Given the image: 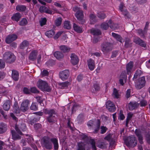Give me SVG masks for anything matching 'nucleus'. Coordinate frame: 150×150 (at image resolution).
Returning a JSON list of instances; mask_svg holds the SVG:
<instances>
[{
	"label": "nucleus",
	"mask_w": 150,
	"mask_h": 150,
	"mask_svg": "<svg viewBox=\"0 0 150 150\" xmlns=\"http://www.w3.org/2000/svg\"><path fill=\"white\" fill-rule=\"evenodd\" d=\"M29 44L28 41L24 40L20 44V48L21 49H24L25 47L28 46Z\"/></svg>",
	"instance_id": "37"
},
{
	"label": "nucleus",
	"mask_w": 150,
	"mask_h": 150,
	"mask_svg": "<svg viewBox=\"0 0 150 150\" xmlns=\"http://www.w3.org/2000/svg\"><path fill=\"white\" fill-rule=\"evenodd\" d=\"M15 129L16 130L15 131L17 133H18L21 135H23V134L22 132L21 131L19 127V126L16 125L15 126Z\"/></svg>",
	"instance_id": "54"
},
{
	"label": "nucleus",
	"mask_w": 150,
	"mask_h": 150,
	"mask_svg": "<svg viewBox=\"0 0 150 150\" xmlns=\"http://www.w3.org/2000/svg\"><path fill=\"white\" fill-rule=\"evenodd\" d=\"M133 66V62H130L126 65V70L128 74H130Z\"/></svg>",
	"instance_id": "23"
},
{
	"label": "nucleus",
	"mask_w": 150,
	"mask_h": 150,
	"mask_svg": "<svg viewBox=\"0 0 150 150\" xmlns=\"http://www.w3.org/2000/svg\"><path fill=\"white\" fill-rule=\"evenodd\" d=\"M138 82L144 86L146 83L145 77L143 76L140 78L139 79Z\"/></svg>",
	"instance_id": "49"
},
{
	"label": "nucleus",
	"mask_w": 150,
	"mask_h": 150,
	"mask_svg": "<svg viewBox=\"0 0 150 150\" xmlns=\"http://www.w3.org/2000/svg\"><path fill=\"white\" fill-rule=\"evenodd\" d=\"M127 79V76L126 72L125 71L122 72L120 76L119 82L120 84L123 86L125 83H126Z\"/></svg>",
	"instance_id": "10"
},
{
	"label": "nucleus",
	"mask_w": 150,
	"mask_h": 150,
	"mask_svg": "<svg viewBox=\"0 0 150 150\" xmlns=\"http://www.w3.org/2000/svg\"><path fill=\"white\" fill-rule=\"evenodd\" d=\"M27 137V141L29 143H32L34 141V139L33 137L32 136L29 135L28 134L26 135Z\"/></svg>",
	"instance_id": "48"
},
{
	"label": "nucleus",
	"mask_w": 150,
	"mask_h": 150,
	"mask_svg": "<svg viewBox=\"0 0 150 150\" xmlns=\"http://www.w3.org/2000/svg\"><path fill=\"white\" fill-rule=\"evenodd\" d=\"M30 91L31 92L34 93H38L39 92V91L35 87H31L30 88Z\"/></svg>",
	"instance_id": "51"
},
{
	"label": "nucleus",
	"mask_w": 150,
	"mask_h": 150,
	"mask_svg": "<svg viewBox=\"0 0 150 150\" xmlns=\"http://www.w3.org/2000/svg\"><path fill=\"white\" fill-rule=\"evenodd\" d=\"M7 126L3 122L0 123V134L5 132L7 129Z\"/></svg>",
	"instance_id": "28"
},
{
	"label": "nucleus",
	"mask_w": 150,
	"mask_h": 150,
	"mask_svg": "<svg viewBox=\"0 0 150 150\" xmlns=\"http://www.w3.org/2000/svg\"><path fill=\"white\" fill-rule=\"evenodd\" d=\"M142 73V71L139 69L137 70L134 74L133 80H135L138 78H139Z\"/></svg>",
	"instance_id": "38"
},
{
	"label": "nucleus",
	"mask_w": 150,
	"mask_h": 150,
	"mask_svg": "<svg viewBox=\"0 0 150 150\" xmlns=\"http://www.w3.org/2000/svg\"><path fill=\"white\" fill-rule=\"evenodd\" d=\"M55 33L52 30H50L46 31L45 33V35L49 38L52 37L54 34Z\"/></svg>",
	"instance_id": "39"
},
{
	"label": "nucleus",
	"mask_w": 150,
	"mask_h": 150,
	"mask_svg": "<svg viewBox=\"0 0 150 150\" xmlns=\"http://www.w3.org/2000/svg\"><path fill=\"white\" fill-rule=\"evenodd\" d=\"M38 87L42 91L50 92L51 89L47 82L42 80H39L36 84Z\"/></svg>",
	"instance_id": "3"
},
{
	"label": "nucleus",
	"mask_w": 150,
	"mask_h": 150,
	"mask_svg": "<svg viewBox=\"0 0 150 150\" xmlns=\"http://www.w3.org/2000/svg\"><path fill=\"white\" fill-rule=\"evenodd\" d=\"M108 144L106 142L103 140H98L96 143L97 146L102 149L106 148Z\"/></svg>",
	"instance_id": "14"
},
{
	"label": "nucleus",
	"mask_w": 150,
	"mask_h": 150,
	"mask_svg": "<svg viewBox=\"0 0 150 150\" xmlns=\"http://www.w3.org/2000/svg\"><path fill=\"white\" fill-rule=\"evenodd\" d=\"M125 117L123 114L122 110H120L119 114L118 119H120V120H123L125 119Z\"/></svg>",
	"instance_id": "56"
},
{
	"label": "nucleus",
	"mask_w": 150,
	"mask_h": 150,
	"mask_svg": "<svg viewBox=\"0 0 150 150\" xmlns=\"http://www.w3.org/2000/svg\"><path fill=\"white\" fill-rule=\"evenodd\" d=\"M112 35L115 39L121 43H122L124 42L123 39L122 38L120 35L114 33H112Z\"/></svg>",
	"instance_id": "27"
},
{
	"label": "nucleus",
	"mask_w": 150,
	"mask_h": 150,
	"mask_svg": "<svg viewBox=\"0 0 150 150\" xmlns=\"http://www.w3.org/2000/svg\"><path fill=\"white\" fill-rule=\"evenodd\" d=\"M113 45L110 43L107 42L103 44L101 46V50L104 53H106L112 50Z\"/></svg>",
	"instance_id": "6"
},
{
	"label": "nucleus",
	"mask_w": 150,
	"mask_h": 150,
	"mask_svg": "<svg viewBox=\"0 0 150 150\" xmlns=\"http://www.w3.org/2000/svg\"><path fill=\"white\" fill-rule=\"evenodd\" d=\"M69 72L68 70H65L60 72L59 76L60 78L63 81L67 79L69 75Z\"/></svg>",
	"instance_id": "7"
},
{
	"label": "nucleus",
	"mask_w": 150,
	"mask_h": 150,
	"mask_svg": "<svg viewBox=\"0 0 150 150\" xmlns=\"http://www.w3.org/2000/svg\"><path fill=\"white\" fill-rule=\"evenodd\" d=\"M71 62L74 65L77 64L79 62V59L78 57L74 54H71Z\"/></svg>",
	"instance_id": "16"
},
{
	"label": "nucleus",
	"mask_w": 150,
	"mask_h": 150,
	"mask_svg": "<svg viewBox=\"0 0 150 150\" xmlns=\"http://www.w3.org/2000/svg\"><path fill=\"white\" fill-rule=\"evenodd\" d=\"M125 6L122 3H121L119 6V9L125 17L129 18V13L127 10L124 9Z\"/></svg>",
	"instance_id": "12"
},
{
	"label": "nucleus",
	"mask_w": 150,
	"mask_h": 150,
	"mask_svg": "<svg viewBox=\"0 0 150 150\" xmlns=\"http://www.w3.org/2000/svg\"><path fill=\"white\" fill-rule=\"evenodd\" d=\"M97 16L98 17L101 19H104L106 17L105 14L101 12H98Z\"/></svg>",
	"instance_id": "47"
},
{
	"label": "nucleus",
	"mask_w": 150,
	"mask_h": 150,
	"mask_svg": "<svg viewBox=\"0 0 150 150\" xmlns=\"http://www.w3.org/2000/svg\"><path fill=\"white\" fill-rule=\"evenodd\" d=\"M47 8L45 6H42L39 8L40 12L41 13L45 12L47 10Z\"/></svg>",
	"instance_id": "62"
},
{
	"label": "nucleus",
	"mask_w": 150,
	"mask_h": 150,
	"mask_svg": "<svg viewBox=\"0 0 150 150\" xmlns=\"http://www.w3.org/2000/svg\"><path fill=\"white\" fill-rule=\"evenodd\" d=\"M60 49L64 53L69 52L70 50V48L64 45H61L59 46Z\"/></svg>",
	"instance_id": "33"
},
{
	"label": "nucleus",
	"mask_w": 150,
	"mask_h": 150,
	"mask_svg": "<svg viewBox=\"0 0 150 150\" xmlns=\"http://www.w3.org/2000/svg\"><path fill=\"white\" fill-rule=\"evenodd\" d=\"M73 27L74 30L77 33H80L82 32V28L77 25L75 23H74Z\"/></svg>",
	"instance_id": "35"
},
{
	"label": "nucleus",
	"mask_w": 150,
	"mask_h": 150,
	"mask_svg": "<svg viewBox=\"0 0 150 150\" xmlns=\"http://www.w3.org/2000/svg\"><path fill=\"white\" fill-rule=\"evenodd\" d=\"M17 38V36L16 35L14 34H10L6 37V42L7 43L9 44L15 40Z\"/></svg>",
	"instance_id": "13"
},
{
	"label": "nucleus",
	"mask_w": 150,
	"mask_h": 150,
	"mask_svg": "<svg viewBox=\"0 0 150 150\" xmlns=\"http://www.w3.org/2000/svg\"><path fill=\"white\" fill-rule=\"evenodd\" d=\"M34 127L35 130H38L41 129L42 126L40 124L37 123L35 124L34 125Z\"/></svg>",
	"instance_id": "53"
},
{
	"label": "nucleus",
	"mask_w": 150,
	"mask_h": 150,
	"mask_svg": "<svg viewBox=\"0 0 150 150\" xmlns=\"http://www.w3.org/2000/svg\"><path fill=\"white\" fill-rule=\"evenodd\" d=\"M54 55L57 59L60 60L63 59L64 57L63 54L59 51L55 52L54 53Z\"/></svg>",
	"instance_id": "22"
},
{
	"label": "nucleus",
	"mask_w": 150,
	"mask_h": 150,
	"mask_svg": "<svg viewBox=\"0 0 150 150\" xmlns=\"http://www.w3.org/2000/svg\"><path fill=\"white\" fill-rule=\"evenodd\" d=\"M55 64L54 61L52 59L49 60L47 61L46 64L48 66H52L54 65Z\"/></svg>",
	"instance_id": "61"
},
{
	"label": "nucleus",
	"mask_w": 150,
	"mask_h": 150,
	"mask_svg": "<svg viewBox=\"0 0 150 150\" xmlns=\"http://www.w3.org/2000/svg\"><path fill=\"white\" fill-rule=\"evenodd\" d=\"M83 116L82 114H80L77 117L78 122L79 123H81L83 121Z\"/></svg>",
	"instance_id": "58"
},
{
	"label": "nucleus",
	"mask_w": 150,
	"mask_h": 150,
	"mask_svg": "<svg viewBox=\"0 0 150 150\" xmlns=\"http://www.w3.org/2000/svg\"><path fill=\"white\" fill-rule=\"evenodd\" d=\"M51 143L53 144L54 148L55 150H57L59 148V144L57 139L55 138H50Z\"/></svg>",
	"instance_id": "21"
},
{
	"label": "nucleus",
	"mask_w": 150,
	"mask_h": 150,
	"mask_svg": "<svg viewBox=\"0 0 150 150\" xmlns=\"http://www.w3.org/2000/svg\"><path fill=\"white\" fill-rule=\"evenodd\" d=\"M21 17V15L19 13H17L13 14L11 18L13 21L18 22Z\"/></svg>",
	"instance_id": "26"
},
{
	"label": "nucleus",
	"mask_w": 150,
	"mask_h": 150,
	"mask_svg": "<svg viewBox=\"0 0 150 150\" xmlns=\"http://www.w3.org/2000/svg\"><path fill=\"white\" fill-rule=\"evenodd\" d=\"M89 142L91 145L92 149L94 150H96V143L94 139H91L89 141Z\"/></svg>",
	"instance_id": "45"
},
{
	"label": "nucleus",
	"mask_w": 150,
	"mask_h": 150,
	"mask_svg": "<svg viewBox=\"0 0 150 150\" xmlns=\"http://www.w3.org/2000/svg\"><path fill=\"white\" fill-rule=\"evenodd\" d=\"M3 59L6 63L11 64L13 63L16 59V57L13 54L8 51L5 52L3 55Z\"/></svg>",
	"instance_id": "2"
},
{
	"label": "nucleus",
	"mask_w": 150,
	"mask_h": 150,
	"mask_svg": "<svg viewBox=\"0 0 150 150\" xmlns=\"http://www.w3.org/2000/svg\"><path fill=\"white\" fill-rule=\"evenodd\" d=\"M139 104L137 102H130L128 105L129 109L130 110H132L136 108Z\"/></svg>",
	"instance_id": "25"
},
{
	"label": "nucleus",
	"mask_w": 150,
	"mask_h": 150,
	"mask_svg": "<svg viewBox=\"0 0 150 150\" xmlns=\"http://www.w3.org/2000/svg\"><path fill=\"white\" fill-rule=\"evenodd\" d=\"M135 133L138 137V139L139 142L141 144H142L143 143V137L141 134V132L139 130H138L137 129H136L135 131Z\"/></svg>",
	"instance_id": "15"
},
{
	"label": "nucleus",
	"mask_w": 150,
	"mask_h": 150,
	"mask_svg": "<svg viewBox=\"0 0 150 150\" xmlns=\"http://www.w3.org/2000/svg\"><path fill=\"white\" fill-rule=\"evenodd\" d=\"M44 113L46 114H48L49 116L47 117V121L49 123H53L56 119L57 115L56 112L54 109L48 110L45 109L44 110Z\"/></svg>",
	"instance_id": "1"
},
{
	"label": "nucleus",
	"mask_w": 150,
	"mask_h": 150,
	"mask_svg": "<svg viewBox=\"0 0 150 150\" xmlns=\"http://www.w3.org/2000/svg\"><path fill=\"white\" fill-rule=\"evenodd\" d=\"M36 99L37 100V101L42 106H43L44 104L42 103L43 101L42 98L41 97L38 96L36 97Z\"/></svg>",
	"instance_id": "55"
},
{
	"label": "nucleus",
	"mask_w": 150,
	"mask_h": 150,
	"mask_svg": "<svg viewBox=\"0 0 150 150\" xmlns=\"http://www.w3.org/2000/svg\"><path fill=\"white\" fill-rule=\"evenodd\" d=\"M26 9V6L23 5H18L16 7V9L19 11H24Z\"/></svg>",
	"instance_id": "34"
},
{
	"label": "nucleus",
	"mask_w": 150,
	"mask_h": 150,
	"mask_svg": "<svg viewBox=\"0 0 150 150\" xmlns=\"http://www.w3.org/2000/svg\"><path fill=\"white\" fill-rule=\"evenodd\" d=\"M62 19L61 17H59L55 20V25L57 26H59L62 22Z\"/></svg>",
	"instance_id": "50"
},
{
	"label": "nucleus",
	"mask_w": 150,
	"mask_h": 150,
	"mask_svg": "<svg viewBox=\"0 0 150 150\" xmlns=\"http://www.w3.org/2000/svg\"><path fill=\"white\" fill-rule=\"evenodd\" d=\"M13 111L14 112L16 113H19L20 112L19 109L18 105L17 103H15L13 105Z\"/></svg>",
	"instance_id": "42"
},
{
	"label": "nucleus",
	"mask_w": 150,
	"mask_h": 150,
	"mask_svg": "<svg viewBox=\"0 0 150 150\" xmlns=\"http://www.w3.org/2000/svg\"><path fill=\"white\" fill-rule=\"evenodd\" d=\"M19 74L17 71L13 70H12V77L15 81H17L19 79Z\"/></svg>",
	"instance_id": "31"
},
{
	"label": "nucleus",
	"mask_w": 150,
	"mask_h": 150,
	"mask_svg": "<svg viewBox=\"0 0 150 150\" xmlns=\"http://www.w3.org/2000/svg\"><path fill=\"white\" fill-rule=\"evenodd\" d=\"M91 33L93 35H98L101 34V32L100 30L93 28L91 29Z\"/></svg>",
	"instance_id": "30"
},
{
	"label": "nucleus",
	"mask_w": 150,
	"mask_h": 150,
	"mask_svg": "<svg viewBox=\"0 0 150 150\" xmlns=\"http://www.w3.org/2000/svg\"><path fill=\"white\" fill-rule=\"evenodd\" d=\"M5 61L4 60L0 59V69H3L5 66Z\"/></svg>",
	"instance_id": "64"
},
{
	"label": "nucleus",
	"mask_w": 150,
	"mask_h": 150,
	"mask_svg": "<svg viewBox=\"0 0 150 150\" xmlns=\"http://www.w3.org/2000/svg\"><path fill=\"white\" fill-rule=\"evenodd\" d=\"M134 42L136 44H138L140 46L146 47V44L145 42L139 38H137L134 40Z\"/></svg>",
	"instance_id": "19"
},
{
	"label": "nucleus",
	"mask_w": 150,
	"mask_h": 150,
	"mask_svg": "<svg viewBox=\"0 0 150 150\" xmlns=\"http://www.w3.org/2000/svg\"><path fill=\"white\" fill-rule=\"evenodd\" d=\"M148 26V24L146 23V25L144 28V30L143 31L142 29H139L138 30V33L139 35L141 38H144L145 37V34L146 33V30H147Z\"/></svg>",
	"instance_id": "18"
},
{
	"label": "nucleus",
	"mask_w": 150,
	"mask_h": 150,
	"mask_svg": "<svg viewBox=\"0 0 150 150\" xmlns=\"http://www.w3.org/2000/svg\"><path fill=\"white\" fill-rule=\"evenodd\" d=\"M11 133L12 139L14 140L20 139H21V134L17 133L14 130H11Z\"/></svg>",
	"instance_id": "17"
},
{
	"label": "nucleus",
	"mask_w": 150,
	"mask_h": 150,
	"mask_svg": "<svg viewBox=\"0 0 150 150\" xmlns=\"http://www.w3.org/2000/svg\"><path fill=\"white\" fill-rule=\"evenodd\" d=\"M77 150H85V145L82 143H78V148Z\"/></svg>",
	"instance_id": "46"
},
{
	"label": "nucleus",
	"mask_w": 150,
	"mask_h": 150,
	"mask_svg": "<svg viewBox=\"0 0 150 150\" xmlns=\"http://www.w3.org/2000/svg\"><path fill=\"white\" fill-rule=\"evenodd\" d=\"M125 142L127 146L133 147L137 145V141L134 136L131 135L127 138Z\"/></svg>",
	"instance_id": "4"
},
{
	"label": "nucleus",
	"mask_w": 150,
	"mask_h": 150,
	"mask_svg": "<svg viewBox=\"0 0 150 150\" xmlns=\"http://www.w3.org/2000/svg\"><path fill=\"white\" fill-rule=\"evenodd\" d=\"M132 42L129 38H126L125 41V47L126 48L130 47L132 46Z\"/></svg>",
	"instance_id": "32"
},
{
	"label": "nucleus",
	"mask_w": 150,
	"mask_h": 150,
	"mask_svg": "<svg viewBox=\"0 0 150 150\" xmlns=\"http://www.w3.org/2000/svg\"><path fill=\"white\" fill-rule=\"evenodd\" d=\"M106 107L107 109L110 112H114L116 110L114 104L110 100H108L106 102Z\"/></svg>",
	"instance_id": "9"
},
{
	"label": "nucleus",
	"mask_w": 150,
	"mask_h": 150,
	"mask_svg": "<svg viewBox=\"0 0 150 150\" xmlns=\"http://www.w3.org/2000/svg\"><path fill=\"white\" fill-rule=\"evenodd\" d=\"M135 86L137 89H140L144 86L140 83V82H138L136 83Z\"/></svg>",
	"instance_id": "59"
},
{
	"label": "nucleus",
	"mask_w": 150,
	"mask_h": 150,
	"mask_svg": "<svg viewBox=\"0 0 150 150\" xmlns=\"http://www.w3.org/2000/svg\"><path fill=\"white\" fill-rule=\"evenodd\" d=\"M109 27L108 23L105 22H103L100 25V28L103 30H106Z\"/></svg>",
	"instance_id": "44"
},
{
	"label": "nucleus",
	"mask_w": 150,
	"mask_h": 150,
	"mask_svg": "<svg viewBox=\"0 0 150 150\" xmlns=\"http://www.w3.org/2000/svg\"><path fill=\"white\" fill-rule=\"evenodd\" d=\"M118 54V51L114 50L112 52V55L111 57L112 58L116 57Z\"/></svg>",
	"instance_id": "57"
},
{
	"label": "nucleus",
	"mask_w": 150,
	"mask_h": 150,
	"mask_svg": "<svg viewBox=\"0 0 150 150\" xmlns=\"http://www.w3.org/2000/svg\"><path fill=\"white\" fill-rule=\"evenodd\" d=\"M38 51L37 50L32 51L30 54L29 56V59L32 61L35 60L36 58Z\"/></svg>",
	"instance_id": "20"
},
{
	"label": "nucleus",
	"mask_w": 150,
	"mask_h": 150,
	"mask_svg": "<svg viewBox=\"0 0 150 150\" xmlns=\"http://www.w3.org/2000/svg\"><path fill=\"white\" fill-rule=\"evenodd\" d=\"M59 85L61 87L62 89H64L67 88L68 86L70 84V83L67 81L62 83H59Z\"/></svg>",
	"instance_id": "36"
},
{
	"label": "nucleus",
	"mask_w": 150,
	"mask_h": 150,
	"mask_svg": "<svg viewBox=\"0 0 150 150\" xmlns=\"http://www.w3.org/2000/svg\"><path fill=\"white\" fill-rule=\"evenodd\" d=\"M113 94L115 98H119V94L118 91L115 88L113 89Z\"/></svg>",
	"instance_id": "60"
},
{
	"label": "nucleus",
	"mask_w": 150,
	"mask_h": 150,
	"mask_svg": "<svg viewBox=\"0 0 150 150\" xmlns=\"http://www.w3.org/2000/svg\"><path fill=\"white\" fill-rule=\"evenodd\" d=\"M100 121L98 119L96 123V127L93 132L94 133H97L100 129Z\"/></svg>",
	"instance_id": "40"
},
{
	"label": "nucleus",
	"mask_w": 150,
	"mask_h": 150,
	"mask_svg": "<svg viewBox=\"0 0 150 150\" xmlns=\"http://www.w3.org/2000/svg\"><path fill=\"white\" fill-rule=\"evenodd\" d=\"M11 102L9 100H6L3 105L4 109L5 111H8L10 107Z\"/></svg>",
	"instance_id": "29"
},
{
	"label": "nucleus",
	"mask_w": 150,
	"mask_h": 150,
	"mask_svg": "<svg viewBox=\"0 0 150 150\" xmlns=\"http://www.w3.org/2000/svg\"><path fill=\"white\" fill-rule=\"evenodd\" d=\"M71 25L70 22L68 21H65L64 23V28L69 29L71 28Z\"/></svg>",
	"instance_id": "43"
},
{
	"label": "nucleus",
	"mask_w": 150,
	"mask_h": 150,
	"mask_svg": "<svg viewBox=\"0 0 150 150\" xmlns=\"http://www.w3.org/2000/svg\"><path fill=\"white\" fill-rule=\"evenodd\" d=\"M30 108L31 110H37L38 109L37 105L35 103H33L30 107Z\"/></svg>",
	"instance_id": "63"
},
{
	"label": "nucleus",
	"mask_w": 150,
	"mask_h": 150,
	"mask_svg": "<svg viewBox=\"0 0 150 150\" xmlns=\"http://www.w3.org/2000/svg\"><path fill=\"white\" fill-rule=\"evenodd\" d=\"M29 103V101L27 100L23 101L21 103V106L20 108V110L23 112L27 110L28 109V105Z\"/></svg>",
	"instance_id": "11"
},
{
	"label": "nucleus",
	"mask_w": 150,
	"mask_h": 150,
	"mask_svg": "<svg viewBox=\"0 0 150 150\" xmlns=\"http://www.w3.org/2000/svg\"><path fill=\"white\" fill-rule=\"evenodd\" d=\"M87 62L89 69L91 71L93 70L95 67L93 60L90 59L87 60Z\"/></svg>",
	"instance_id": "24"
},
{
	"label": "nucleus",
	"mask_w": 150,
	"mask_h": 150,
	"mask_svg": "<svg viewBox=\"0 0 150 150\" xmlns=\"http://www.w3.org/2000/svg\"><path fill=\"white\" fill-rule=\"evenodd\" d=\"M108 23L110 24V27L112 29L115 30L117 29L118 27V25L117 24L114 23L112 24L111 20H109V21Z\"/></svg>",
	"instance_id": "41"
},
{
	"label": "nucleus",
	"mask_w": 150,
	"mask_h": 150,
	"mask_svg": "<svg viewBox=\"0 0 150 150\" xmlns=\"http://www.w3.org/2000/svg\"><path fill=\"white\" fill-rule=\"evenodd\" d=\"M75 16L77 19L81 22V24H83L84 21L83 20L84 17L83 11L81 10H78L75 14Z\"/></svg>",
	"instance_id": "8"
},
{
	"label": "nucleus",
	"mask_w": 150,
	"mask_h": 150,
	"mask_svg": "<svg viewBox=\"0 0 150 150\" xmlns=\"http://www.w3.org/2000/svg\"><path fill=\"white\" fill-rule=\"evenodd\" d=\"M50 141L49 137L47 136L44 137L42 139V146L47 149H51L52 148V144Z\"/></svg>",
	"instance_id": "5"
},
{
	"label": "nucleus",
	"mask_w": 150,
	"mask_h": 150,
	"mask_svg": "<svg viewBox=\"0 0 150 150\" xmlns=\"http://www.w3.org/2000/svg\"><path fill=\"white\" fill-rule=\"evenodd\" d=\"M27 23V20L25 18H23L19 22V25L21 26H23L26 25Z\"/></svg>",
	"instance_id": "52"
}]
</instances>
